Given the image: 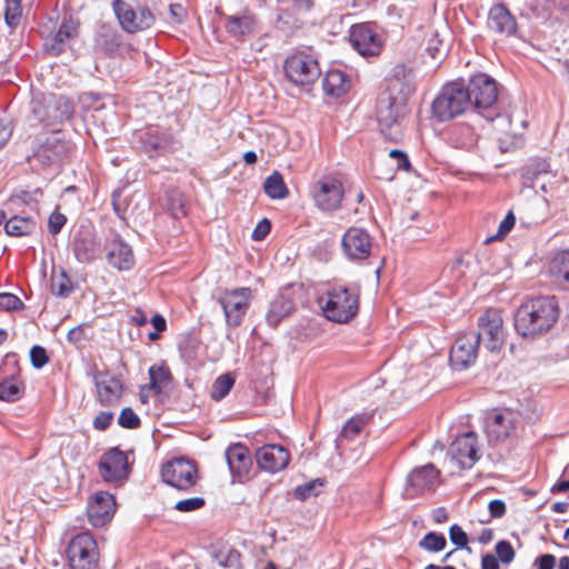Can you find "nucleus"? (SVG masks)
<instances>
[{
  "instance_id": "obj_1",
  "label": "nucleus",
  "mask_w": 569,
  "mask_h": 569,
  "mask_svg": "<svg viewBox=\"0 0 569 569\" xmlns=\"http://www.w3.org/2000/svg\"><path fill=\"white\" fill-rule=\"evenodd\" d=\"M410 88L399 79L390 80L377 100L376 116L381 133L392 142L403 137L401 119L407 114Z\"/></svg>"
},
{
  "instance_id": "obj_2",
  "label": "nucleus",
  "mask_w": 569,
  "mask_h": 569,
  "mask_svg": "<svg viewBox=\"0 0 569 569\" xmlns=\"http://www.w3.org/2000/svg\"><path fill=\"white\" fill-rule=\"evenodd\" d=\"M559 308L555 297H537L523 302L515 315L516 331L525 338L546 333L558 320Z\"/></svg>"
},
{
  "instance_id": "obj_3",
  "label": "nucleus",
  "mask_w": 569,
  "mask_h": 569,
  "mask_svg": "<svg viewBox=\"0 0 569 569\" xmlns=\"http://www.w3.org/2000/svg\"><path fill=\"white\" fill-rule=\"evenodd\" d=\"M466 88L471 102V109L478 110L489 121L496 120L497 127L501 130L509 127V118L496 112L495 104L498 99V86L495 79L486 73H478L469 80Z\"/></svg>"
},
{
  "instance_id": "obj_4",
  "label": "nucleus",
  "mask_w": 569,
  "mask_h": 569,
  "mask_svg": "<svg viewBox=\"0 0 569 569\" xmlns=\"http://www.w3.org/2000/svg\"><path fill=\"white\" fill-rule=\"evenodd\" d=\"M319 305L328 320L346 323L359 310V288L333 287L319 298Z\"/></svg>"
},
{
  "instance_id": "obj_5",
  "label": "nucleus",
  "mask_w": 569,
  "mask_h": 569,
  "mask_svg": "<svg viewBox=\"0 0 569 569\" xmlns=\"http://www.w3.org/2000/svg\"><path fill=\"white\" fill-rule=\"evenodd\" d=\"M432 114L439 121L451 120L471 109L468 90L462 81L442 87L431 106Z\"/></svg>"
},
{
  "instance_id": "obj_6",
  "label": "nucleus",
  "mask_w": 569,
  "mask_h": 569,
  "mask_svg": "<svg viewBox=\"0 0 569 569\" xmlns=\"http://www.w3.org/2000/svg\"><path fill=\"white\" fill-rule=\"evenodd\" d=\"M33 116L44 126L62 122L73 113V104L66 97L54 93H38L31 101Z\"/></svg>"
},
{
  "instance_id": "obj_7",
  "label": "nucleus",
  "mask_w": 569,
  "mask_h": 569,
  "mask_svg": "<svg viewBox=\"0 0 569 569\" xmlns=\"http://www.w3.org/2000/svg\"><path fill=\"white\" fill-rule=\"evenodd\" d=\"M343 194V184L335 174L320 177L310 188V196L315 206L326 212L338 210L341 207Z\"/></svg>"
},
{
  "instance_id": "obj_8",
  "label": "nucleus",
  "mask_w": 569,
  "mask_h": 569,
  "mask_svg": "<svg viewBox=\"0 0 569 569\" xmlns=\"http://www.w3.org/2000/svg\"><path fill=\"white\" fill-rule=\"evenodd\" d=\"M283 69L286 77L297 86L312 84L321 74L317 59L303 52L288 57Z\"/></svg>"
},
{
  "instance_id": "obj_9",
  "label": "nucleus",
  "mask_w": 569,
  "mask_h": 569,
  "mask_svg": "<svg viewBox=\"0 0 569 569\" xmlns=\"http://www.w3.org/2000/svg\"><path fill=\"white\" fill-rule=\"evenodd\" d=\"M520 422V415L511 409L492 411L486 419V433L489 442H505L516 433Z\"/></svg>"
},
{
  "instance_id": "obj_10",
  "label": "nucleus",
  "mask_w": 569,
  "mask_h": 569,
  "mask_svg": "<svg viewBox=\"0 0 569 569\" xmlns=\"http://www.w3.org/2000/svg\"><path fill=\"white\" fill-rule=\"evenodd\" d=\"M479 342L491 352L499 351L505 343L503 319L499 310L488 309L478 318Z\"/></svg>"
},
{
  "instance_id": "obj_11",
  "label": "nucleus",
  "mask_w": 569,
  "mask_h": 569,
  "mask_svg": "<svg viewBox=\"0 0 569 569\" xmlns=\"http://www.w3.org/2000/svg\"><path fill=\"white\" fill-rule=\"evenodd\" d=\"M68 559L73 569H93L98 561L97 542L88 532L79 533L68 546Z\"/></svg>"
},
{
  "instance_id": "obj_12",
  "label": "nucleus",
  "mask_w": 569,
  "mask_h": 569,
  "mask_svg": "<svg viewBox=\"0 0 569 569\" xmlns=\"http://www.w3.org/2000/svg\"><path fill=\"white\" fill-rule=\"evenodd\" d=\"M70 151L71 144L62 139L60 132L53 131L39 140L33 158L43 164H58L68 158Z\"/></svg>"
},
{
  "instance_id": "obj_13",
  "label": "nucleus",
  "mask_w": 569,
  "mask_h": 569,
  "mask_svg": "<svg viewBox=\"0 0 569 569\" xmlns=\"http://www.w3.org/2000/svg\"><path fill=\"white\" fill-rule=\"evenodd\" d=\"M341 249L348 260L363 261L371 254L372 237L363 228L350 227L342 236Z\"/></svg>"
},
{
  "instance_id": "obj_14",
  "label": "nucleus",
  "mask_w": 569,
  "mask_h": 569,
  "mask_svg": "<svg viewBox=\"0 0 569 569\" xmlns=\"http://www.w3.org/2000/svg\"><path fill=\"white\" fill-rule=\"evenodd\" d=\"M164 482L179 489L187 490L196 485L198 472L196 466L188 459L177 458L167 462L161 470Z\"/></svg>"
},
{
  "instance_id": "obj_15",
  "label": "nucleus",
  "mask_w": 569,
  "mask_h": 569,
  "mask_svg": "<svg viewBox=\"0 0 569 569\" xmlns=\"http://www.w3.org/2000/svg\"><path fill=\"white\" fill-rule=\"evenodd\" d=\"M251 298V290L249 288H238L231 291H224L219 302L223 309L227 323L232 327H238L243 316L246 315Z\"/></svg>"
},
{
  "instance_id": "obj_16",
  "label": "nucleus",
  "mask_w": 569,
  "mask_h": 569,
  "mask_svg": "<svg viewBox=\"0 0 569 569\" xmlns=\"http://www.w3.org/2000/svg\"><path fill=\"white\" fill-rule=\"evenodd\" d=\"M112 7L120 24L128 32L146 30L154 22V17L148 8H139L134 11L123 0H113Z\"/></svg>"
},
{
  "instance_id": "obj_17",
  "label": "nucleus",
  "mask_w": 569,
  "mask_h": 569,
  "mask_svg": "<svg viewBox=\"0 0 569 569\" xmlns=\"http://www.w3.org/2000/svg\"><path fill=\"white\" fill-rule=\"evenodd\" d=\"M479 345V337L476 332L460 335L450 350L451 366L458 370L472 366L478 357Z\"/></svg>"
},
{
  "instance_id": "obj_18",
  "label": "nucleus",
  "mask_w": 569,
  "mask_h": 569,
  "mask_svg": "<svg viewBox=\"0 0 569 569\" xmlns=\"http://www.w3.org/2000/svg\"><path fill=\"white\" fill-rule=\"evenodd\" d=\"M99 470L104 481L122 482L130 471L128 456L118 448H112L101 457Z\"/></svg>"
},
{
  "instance_id": "obj_19",
  "label": "nucleus",
  "mask_w": 569,
  "mask_h": 569,
  "mask_svg": "<svg viewBox=\"0 0 569 569\" xmlns=\"http://www.w3.org/2000/svg\"><path fill=\"white\" fill-rule=\"evenodd\" d=\"M450 453L461 468H471L480 458L477 435L468 431L457 437L450 446Z\"/></svg>"
},
{
  "instance_id": "obj_20",
  "label": "nucleus",
  "mask_w": 569,
  "mask_h": 569,
  "mask_svg": "<svg viewBox=\"0 0 569 569\" xmlns=\"http://www.w3.org/2000/svg\"><path fill=\"white\" fill-rule=\"evenodd\" d=\"M98 401L102 406H116L119 403L123 385L121 380L109 372H96L93 376Z\"/></svg>"
},
{
  "instance_id": "obj_21",
  "label": "nucleus",
  "mask_w": 569,
  "mask_h": 569,
  "mask_svg": "<svg viewBox=\"0 0 569 569\" xmlns=\"http://www.w3.org/2000/svg\"><path fill=\"white\" fill-rule=\"evenodd\" d=\"M114 510V497L108 492L99 491L88 503V519L93 527H102L112 519Z\"/></svg>"
},
{
  "instance_id": "obj_22",
  "label": "nucleus",
  "mask_w": 569,
  "mask_h": 569,
  "mask_svg": "<svg viewBox=\"0 0 569 569\" xmlns=\"http://www.w3.org/2000/svg\"><path fill=\"white\" fill-rule=\"evenodd\" d=\"M350 43L361 56H376L382 43L378 34L368 24H356L350 30Z\"/></svg>"
},
{
  "instance_id": "obj_23",
  "label": "nucleus",
  "mask_w": 569,
  "mask_h": 569,
  "mask_svg": "<svg viewBox=\"0 0 569 569\" xmlns=\"http://www.w3.org/2000/svg\"><path fill=\"white\" fill-rule=\"evenodd\" d=\"M257 463L266 471L277 472L287 467L290 460L288 450L279 445H266L256 453Z\"/></svg>"
},
{
  "instance_id": "obj_24",
  "label": "nucleus",
  "mask_w": 569,
  "mask_h": 569,
  "mask_svg": "<svg viewBox=\"0 0 569 569\" xmlns=\"http://www.w3.org/2000/svg\"><path fill=\"white\" fill-rule=\"evenodd\" d=\"M487 24L489 30L501 37H510L517 30L515 17L502 3L495 4L489 10Z\"/></svg>"
},
{
  "instance_id": "obj_25",
  "label": "nucleus",
  "mask_w": 569,
  "mask_h": 569,
  "mask_svg": "<svg viewBox=\"0 0 569 569\" xmlns=\"http://www.w3.org/2000/svg\"><path fill=\"white\" fill-rule=\"evenodd\" d=\"M226 460L233 479L241 480L251 469L252 460L249 449L242 443H233L226 450Z\"/></svg>"
},
{
  "instance_id": "obj_26",
  "label": "nucleus",
  "mask_w": 569,
  "mask_h": 569,
  "mask_svg": "<svg viewBox=\"0 0 569 569\" xmlns=\"http://www.w3.org/2000/svg\"><path fill=\"white\" fill-rule=\"evenodd\" d=\"M439 477V470L428 463L422 467L415 468L408 476L407 483L413 493L433 490Z\"/></svg>"
},
{
  "instance_id": "obj_27",
  "label": "nucleus",
  "mask_w": 569,
  "mask_h": 569,
  "mask_svg": "<svg viewBox=\"0 0 569 569\" xmlns=\"http://www.w3.org/2000/svg\"><path fill=\"white\" fill-rule=\"evenodd\" d=\"M224 20L227 32L238 40L251 34L257 26V19L249 10H243L239 14L224 16Z\"/></svg>"
},
{
  "instance_id": "obj_28",
  "label": "nucleus",
  "mask_w": 569,
  "mask_h": 569,
  "mask_svg": "<svg viewBox=\"0 0 569 569\" xmlns=\"http://www.w3.org/2000/svg\"><path fill=\"white\" fill-rule=\"evenodd\" d=\"M150 385L142 387L140 397L142 402L147 401V395L144 391H152L154 395H161L162 392L170 389L172 383V377L170 370L166 366H152L149 369Z\"/></svg>"
},
{
  "instance_id": "obj_29",
  "label": "nucleus",
  "mask_w": 569,
  "mask_h": 569,
  "mask_svg": "<svg viewBox=\"0 0 569 569\" xmlns=\"http://www.w3.org/2000/svg\"><path fill=\"white\" fill-rule=\"evenodd\" d=\"M78 24L70 18L64 20L54 36L46 42V49L58 56L64 51L68 41L77 36Z\"/></svg>"
},
{
  "instance_id": "obj_30",
  "label": "nucleus",
  "mask_w": 569,
  "mask_h": 569,
  "mask_svg": "<svg viewBox=\"0 0 569 569\" xmlns=\"http://www.w3.org/2000/svg\"><path fill=\"white\" fill-rule=\"evenodd\" d=\"M107 259L112 267L119 270H129L134 263L131 248L122 241L111 243Z\"/></svg>"
},
{
  "instance_id": "obj_31",
  "label": "nucleus",
  "mask_w": 569,
  "mask_h": 569,
  "mask_svg": "<svg viewBox=\"0 0 569 569\" xmlns=\"http://www.w3.org/2000/svg\"><path fill=\"white\" fill-rule=\"evenodd\" d=\"M549 274L553 282L569 290V250L558 252L549 266Z\"/></svg>"
},
{
  "instance_id": "obj_32",
  "label": "nucleus",
  "mask_w": 569,
  "mask_h": 569,
  "mask_svg": "<svg viewBox=\"0 0 569 569\" xmlns=\"http://www.w3.org/2000/svg\"><path fill=\"white\" fill-rule=\"evenodd\" d=\"M322 87L328 96L340 97L348 91L350 81L345 72L330 70L325 74Z\"/></svg>"
},
{
  "instance_id": "obj_33",
  "label": "nucleus",
  "mask_w": 569,
  "mask_h": 569,
  "mask_svg": "<svg viewBox=\"0 0 569 569\" xmlns=\"http://www.w3.org/2000/svg\"><path fill=\"white\" fill-rule=\"evenodd\" d=\"M295 309L293 302L283 296L276 297L267 312L266 320L269 326L277 327L279 322L288 317Z\"/></svg>"
},
{
  "instance_id": "obj_34",
  "label": "nucleus",
  "mask_w": 569,
  "mask_h": 569,
  "mask_svg": "<svg viewBox=\"0 0 569 569\" xmlns=\"http://www.w3.org/2000/svg\"><path fill=\"white\" fill-rule=\"evenodd\" d=\"M36 229L37 222L29 217L13 216L4 224L6 233L11 237L29 236Z\"/></svg>"
},
{
  "instance_id": "obj_35",
  "label": "nucleus",
  "mask_w": 569,
  "mask_h": 569,
  "mask_svg": "<svg viewBox=\"0 0 569 569\" xmlns=\"http://www.w3.org/2000/svg\"><path fill=\"white\" fill-rule=\"evenodd\" d=\"M263 191L270 199H284L289 194V189L279 171H273L263 182Z\"/></svg>"
},
{
  "instance_id": "obj_36",
  "label": "nucleus",
  "mask_w": 569,
  "mask_h": 569,
  "mask_svg": "<svg viewBox=\"0 0 569 569\" xmlns=\"http://www.w3.org/2000/svg\"><path fill=\"white\" fill-rule=\"evenodd\" d=\"M213 557L217 561V563L222 567V568H226V569H241L242 568V563H241V556L240 553L229 547V546H223L221 548H219L214 553H213Z\"/></svg>"
},
{
  "instance_id": "obj_37",
  "label": "nucleus",
  "mask_w": 569,
  "mask_h": 569,
  "mask_svg": "<svg viewBox=\"0 0 569 569\" xmlns=\"http://www.w3.org/2000/svg\"><path fill=\"white\" fill-rule=\"evenodd\" d=\"M370 413H359L351 417L342 427L340 436L347 440L355 439L363 429L366 425L369 423L371 419Z\"/></svg>"
},
{
  "instance_id": "obj_38",
  "label": "nucleus",
  "mask_w": 569,
  "mask_h": 569,
  "mask_svg": "<svg viewBox=\"0 0 569 569\" xmlns=\"http://www.w3.org/2000/svg\"><path fill=\"white\" fill-rule=\"evenodd\" d=\"M96 243L92 239L76 237L73 240V252L79 262H90L96 257Z\"/></svg>"
},
{
  "instance_id": "obj_39",
  "label": "nucleus",
  "mask_w": 569,
  "mask_h": 569,
  "mask_svg": "<svg viewBox=\"0 0 569 569\" xmlns=\"http://www.w3.org/2000/svg\"><path fill=\"white\" fill-rule=\"evenodd\" d=\"M23 386L16 378L6 379L0 382V400L14 402L21 398Z\"/></svg>"
},
{
  "instance_id": "obj_40",
  "label": "nucleus",
  "mask_w": 569,
  "mask_h": 569,
  "mask_svg": "<svg viewBox=\"0 0 569 569\" xmlns=\"http://www.w3.org/2000/svg\"><path fill=\"white\" fill-rule=\"evenodd\" d=\"M73 290L72 282L64 270L53 272L51 277V292L54 296L64 298L68 297Z\"/></svg>"
},
{
  "instance_id": "obj_41",
  "label": "nucleus",
  "mask_w": 569,
  "mask_h": 569,
  "mask_svg": "<svg viewBox=\"0 0 569 569\" xmlns=\"http://www.w3.org/2000/svg\"><path fill=\"white\" fill-rule=\"evenodd\" d=\"M166 198L167 209L173 218L179 219L187 214L186 201L181 192L170 190L167 192Z\"/></svg>"
},
{
  "instance_id": "obj_42",
  "label": "nucleus",
  "mask_w": 569,
  "mask_h": 569,
  "mask_svg": "<svg viewBox=\"0 0 569 569\" xmlns=\"http://www.w3.org/2000/svg\"><path fill=\"white\" fill-rule=\"evenodd\" d=\"M233 385L234 378L231 376V373L219 376L212 385L210 392L211 398L216 401H220L230 392Z\"/></svg>"
},
{
  "instance_id": "obj_43",
  "label": "nucleus",
  "mask_w": 569,
  "mask_h": 569,
  "mask_svg": "<svg viewBox=\"0 0 569 569\" xmlns=\"http://www.w3.org/2000/svg\"><path fill=\"white\" fill-rule=\"evenodd\" d=\"M447 540L443 535L437 532H428L419 541V547L430 552H438L445 549Z\"/></svg>"
},
{
  "instance_id": "obj_44",
  "label": "nucleus",
  "mask_w": 569,
  "mask_h": 569,
  "mask_svg": "<svg viewBox=\"0 0 569 569\" xmlns=\"http://www.w3.org/2000/svg\"><path fill=\"white\" fill-rule=\"evenodd\" d=\"M21 0H6L4 20L10 28H16L21 20Z\"/></svg>"
},
{
  "instance_id": "obj_45",
  "label": "nucleus",
  "mask_w": 569,
  "mask_h": 569,
  "mask_svg": "<svg viewBox=\"0 0 569 569\" xmlns=\"http://www.w3.org/2000/svg\"><path fill=\"white\" fill-rule=\"evenodd\" d=\"M496 557L505 565H509L513 561L516 552L511 543L507 540H500L495 547Z\"/></svg>"
},
{
  "instance_id": "obj_46",
  "label": "nucleus",
  "mask_w": 569,
  "mask_h": 569,
  "mask_svg": "<svg viewBox=\"0 0 569 569\" xmlns=\"http://www.w3.org/2000/svg\"><path fill=\"white\" fill-rule=\"evenodd\" d=\"M140 422L139 416L130 407L123 408L118 418V423L126 429H136Z\"/></svg>"
},
{
  "instance_id": "obj_47",
  "label": "nucleus",
  "mask_w": 569,
  "mask_h": 569,
  "mask_svg": "<svg viewBox=\"0 0 569 569\" xmlns=\"http://www.w3.org/2000/svg\"><path fill=\"white\" fill-rule=\"evenodd\" d=\"M426 50L432 59H439L446 54V46L437 32L431 34Z\"/></svg>"
},
{
  "instance_id": "obj_48",
  "label": "nucleus",
  "mask_w": 569,
  "mask_h": 569,
  "mask_svg": "<svg viewBox=\"0 0 569 569\" xmlns=\"http://www.w3.org/2000/svg\"><path fill=\"white\" fill-rule=\"evenodd\" d=\"M23 302L13 293H0V310L11 311L23 309Z\"/></svg>"
},
{
  "instance_id": "obj_49",
  "label": "nucleus",
  "mask_w": 569,
  "mask_h": 569,
  "mask_svg": "<svg viewBox=\"0 0 569 569\" xmlns=\"http://www.w3.org/2000/svg\"><path fill=\"white\" fill-rule=\"evenodd\" d=\"M550 166L545 159L532 161L526 169V176L531 179H538L541 174L548 173Z\"/></svg>"
},
{
  "instance_id": "obj_50",
  "label": "nucleus",
  "mask_w": 569,
  "mask_h": 569,
  "mask_svg": "<svg viewBox=\"0 0 569 569\" xmlns=\"http://www.w3.org/2000/svg\"><path fill=\"white\" fill-rule=\"evenodd\" d=\"M204 506V499L200 497H192L183 500H179L174 505V509L180 512H190L198 510Z\"/></svg>"
},
{
  "instance_id": "obj_51",
  "label": "nucleus",
  "mask_w": 569,
  "mask_h": 569,
  "mask_svg": "<svg viewBox=\"0 0 569 569\" xmlns=\"http://www.w3.org/2000/svg\"><path fill=\"white\" fill-rule=\"evenodd\" d=\"M30 360L36 369H41L49 362L47 351L41 346H33L30 350Z\"/></svg>"
},
{
  "instance_id": "obj_52",
  "label": "nucleus",
  "mask_w": 569,
  "mask_h": 569,
  "mask_svg": "<svg viewBox=\"0 0 569 569\" xmlns=\"http://www.w3.org/2000/svg\"><path fill=\"white\" fill-rule=\"evenodd\" d=\"M449 538L458 548H467L468 546V536L458 525H452L449 528Z\"/></svg>"
},
{
  "instance_id": "obj_53",
  "label": "nucleus",
  "mask_w": 569,
  "mask_h": 569,
  "mask_svg": "<svg viewBox=\"0 0 569 569\" xmlns=\"http://www.w3.org/2000/svg\"><path fill=\"white\" fill-rule=\"evenodd\" d=\"M66 221H67V218L64 214H62L58 211L52 212L48 219L49 232L52 236L58 234L61 231L62 227L66 224Z\"/></svg>"
},
{
  "instance_id": "obj_54",
  "label": "nucleus",
  "mask_w": 569,
  "mask_h": 569,
  "mask_svg": "<svg viewBox=\"0 0 569 569\" xmlns=\"http://www.w3.org/2000/svg\"><path fill=\"white\" fill-rule=\"evenodd\" d=\"M112 420V412L101 411L96 416L93 420V427L97 430H106L111 425Z\"/></svg>"
},
{
  "instance_id": "obj_55",
  "label": "nucleus",
  "mask_w": 569,
  "mask_h": 569,
  "mask_svg": "<svg viewBox=\"0 0 569 569\" xmlns=\"http://www.w3.org/2000/svg\"><path fill=\"white\" fill-rule=\"evenodd\" d=\"M169 13L171 22L182 23L187 18V10L179 3H172L169 6Z\"/></svg>"
},
{
  "instance_id": "obj_56",
  "label": "nucleus",
  "mask_w": 569,
  "mask_h": 569,
  "mask_svg": "<svg viewBox=\"0 0 569 569\" xmlns=\"http://www.w3.org/2000/svg\"><path fill=\"white\" fill-rule=\"evenodd\" d=\"M491 518H501L506 513V503L501 499L491 500L488 505Z\"/></svg>"
},
{
  "instance_id": "obj_57",
  "label": "nucleus",
  "mask_w": 569,
  "mask_h": 569,
  "mask_svg": "<svg viewBox=\"0 0 569 569\" xmlns=\"http://www.w3.org/2000/svg\"><path fill=\"white\" fill-rule=\"evenodd\" d=\"M389 157L397 159V169L409 170L410 162L405 152H402L398 149H393L389 152Z\"/></svg>"
},
{
  "instance_id": "obj_58",
  "label": "nucleus",
  "mask_w": 569,
  "mask_h": 569,
  "mask_svg": "<svg viewBox=\"0 0 569 569\" xmlns=\"http://www.w3.org/2000/svg\"><path fill=\"white\" fill-rule=\"evenodd\" d=\"M271 226L267 219L261 220L252 232L254 240H262L270 232Z\"/></svg>"
},
{
  "instance_id": "obj_59",
  "label": "nucleus",
  "mask_w": 569,
  "mask_h": 569,
  "mask_svg": "<svg viewBox=\"0 0 569 569\" xmlns=\"http://www.w3.org/2000/svg\"><path fill=\"white\" fill-rule=\"evenodd\" d=\"M516 218L513 213L510 211L505 219L500 222L498 229V237H505L515 226Z\"/></svg>"
},
{
  "instance_id": "obj_60",
  "label": "nucleus",
  "mask_w": 569,
  "mask_h": 569,
  "mask_svg": "<svg viewBox=\"0 0 569 569\" xmlns=\"http://www.w3.org/2000/svg\"><path fill=\"white\" fill-rule=\"evenodd\" d=\"M316 486L317 483L315 481L305 486H299L296 488V496L301 500L308 499L312 495H317L315 492Z\"/></svg>"
},
{
  "instance_id": "obj_61",
  "label": "nucleus",
  "mask_w": 569,
  "mask_h": 569,
  "mask_svg": "<svg viewBox=\"0 0 569 569\" xmlns=\"http://www.w3.org/2000/svg\"><path fill=\"white\" fill-rule=\"evenodd\" d=\"M538 569H553L556 565V557L550 553H546L537 558Z\"/></svg>"
},
{
  "instance_id": "obj_62",
  "label": "nucleus",
  "mask_w": 569,
  "mask_h": 569,
  "mask_svg": "<svg viewBox=\"0 0 569 569\" xmlns=\"http://www.w3.org/2000/svg\"><path fill=\"white\" fill-rule=\"evenodd\" d=\"M481 569H500L498 558L491 553L482 556Z\"/></svg>"
},
{
  "instance_id": "obj_63",
  "label": "nucleus",
  "mask_w": 569,
  "mask_h": 569,
  "mask_svg": "<svg viewBox=\"0 0 569 569\" xmlns=\"http://www.w3.org/2000/svg\"><path fill=\"white\" fill-rule=\"evenodd\" d=\"M12 134V129L8 123L0 119V149L7 143Z\"/></svg>"
},
{
  "instance_id": "obj_64",
  "label": "nucleus",
  "mask_w": 569,
  "mask_h": 569,
  "mask_svg": "<svg viewBox=\"0 0 569 569\" xmlns=\"http://www.w3.org/2000/svg\"><path fill=\"white\" fill-rule=\"evenodd\" d=\"M151 325L158 332H162L167 328L166 319L161 315H154L151 318Z\"/></svg>"
}]
</instances>
